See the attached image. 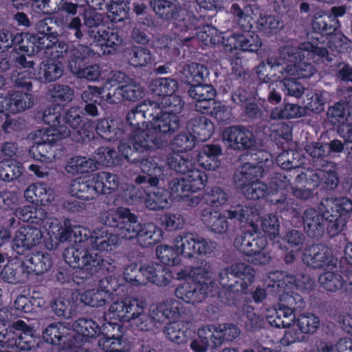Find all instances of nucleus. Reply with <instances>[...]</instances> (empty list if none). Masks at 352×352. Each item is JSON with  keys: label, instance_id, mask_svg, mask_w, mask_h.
<instances>
[{"label": "nucleus", "instance_id": "nucleus-28", "mask_svg": "<svg viewBox=\"0 0 352 352\" xmlns=\"http://www.w3.org/2000/svg\"><path fill=\"white\" fill-rule=\"evenodd\" d=\"M51 41L48 38H39L29 33H17L14 36V47L28 56L36 53L40 49L53 47L55 34H52Z\"/></svg>", "mask_w": 352, "mask_h": 352}, {"label": "nucleus", "instance_id": "nucleus-21", "mask_svg": "<svg viewBox=\"0 0 352 352\" xmlns=\"http://www.w3.org/2000/svg\"><path fill=\"white\" fill-rule=\"evenodd\" d=\"M327 117L331 123L338 125L340 135L352 143V104L338 102L328 109Z\"/></svg>", "mask_w": 352, "mask_h": 352}, {"label": "nucleus", "instance_id": "nucleus-5", "mask_svg": "<svg viewBox=\"0 0 352 352\" xmlns=\"http://www.w3.org/2000/svg\"><path fill=\"white\" fill-rule=\"evenodd\" d=\"M177 88V81L169 78L155 79L151 85V91L160 96L157 100L151 102L160 107L153 126L160 133H173L179 128L178 114L182 110L183 103L178 96L173 94Z\"/></svg>", "mask_w": 352, "mask_h": 352}, {"label": "nucleus", "instance_id": "nucleus-33", "mask_svg": "<svg viewBox=\"0 0 352 352\" xmlns=\"http://www.w3.org/2000/svg\"><path fill=\"white\" fill-rule=\"evenodd\" d=\"M265 316L272 326L278 328L294 329L292 325L296 322L294 309L283 304L278 308L266 309Z\"/></svg>", "mask_w": 352, "mask_h": 352}, {"label": "nucleus", "instance_id": "nucleus-11", "mask_svg": "<svg viewBox=\"0 0 352 352\" xmlns=\"http://www.w3.org/2000/svg\"><path fill=\"white\" fill-rule=\"evenodd\" d=\"M297 172L298 173L296 176L297 186L294 189L293 193L299 199H309L312 190L322 182L331 189L334 188L338 183L336 166L333 163H327L322 170L314 171L304 169L298 170Z\"/></svg>", "mask_w": 352, "mask_h": 352}, {"label": "nucleus", "instance_id": "nucleus-48", "mask_svg": "<svg viewBox=\"0 0 352 352\" xmlns=\"http://www.w3.org/2000/svg\"><path fill=\"white\" fill-rule=\"evenodd\" d=\"M97 168V163L94 160L81 156L71 158L65 166L66 171L71 174L89 173Z\"/></svg>", "mask_w": 352, "mask_h": 352}, {"label": "nucleus", "instance_id": "nucleus-58", "mask_svg": "<svg viewBox=\"0 0 352 352\" xmlns=\"http://www.w3.org/2000/svg\"><path fill=\"white\" fill-rule=\"evenodd\" d=\"M195 145V137L190 133H183L174 138L172 142V149L175 153L170 155L168 159L175 155H184L188 151L191 150Z\"/></svg>", "mask_w": 352, "mask_h": 352}, {"label": "nucleus", "instance_id": "nucleus-47", "mask_svg": "<svg viewBox=\"0 0 352 352\" xmlns=\"http://www.w3.org/2000/svg\"><path fill=\"white\" fill-rule=\"evenodd\" d=\"M142 87L136 83H129L113 89V96H107L111 102H120L122 100L135 101L142 96Z\"/></svg>", "mask_w": 352, "mask_h": 352}, {"label": "nucleus", "instance_id": "nucleus-35", "mask_svg": "<svg viewBox=\"0 0 352 352\" xmlns=\"http://www.w3.org/2000/svg\"><path fill=\"white\" fill-rule=\"evenodd\" d=\"M33 12L38 14H52L59 10H65L69 14H76L78 6L71 2L62 3L63 0H31Z\"/></svg>", "mask_w": 352, "mask_h": 352}, {"label": "nucleus", "instance_id": "nucleus-34", "mask_svg": "<svg viewBox=\"0 0 352 352\" xmlns=\"http://www.w3.org/2000/svg\"><path fill=\"white\" fill-rule=\"evenodd\" d=\"M269 278L270 281L267 283L268 286L274 288L273 292L279 296L280 301L288 298L289 303L292 300V297L289 296L291 289L294 286L300 287L293 276L287 275L284 272L272 273L270 274Z\"/></svg>", "mask_w": 352, "mask_h": 352}, {"label": "nucleus", "instance_id": "nucleus-7", "mask_svg": "<svg viewBox=\"0 0 352 352\" xmlns=\"http://www.w3.org/2000/svg\"><path fill=\"white\" fill-rule=\"evenodd\" d=\"M81 114L82 111L79 108H72L63 113L59 105L49 107L43 112V120L50 127L44 131L52 130L51 133L60 134V131L67 130L73 140L85 141L89 138L94 126L89 122L81 126Z\"/></svg>", "mask_w": 352, "mask_h": 352}, {"label": "nucleus", "instance_id": "nucleus-1", "mask_svg": "<svg viewBox=\"0 0 352 352\" xmlns=\"http://www.w3.org/2000/svg\"><path fill=\"white\" fill-rule=\"evenodd\" d=\"M100 218L104 225L116 228V234L109 232L103 227L94 230L91 234L89 230L85 227L76 226L70 228L67 221L62 224L56 219L47 223H49L47 234L51 239L54 238L59 242L69 239L74 243L64 251L66 263L89 276L97 273L103 263L102 256L95 251H111L120 240L137 237L141 229L138 217L124 207L104 211Z\"/></svg>", "mask_w": 352, "mask_h": 352}, {"label": "nucleus", "instance_id": "nucleus-6", "mask_svg": "<svg viewBox=\"0 0 352 352\" xmlns=\"http://www.w3.org/2000/svg\"><path fill=\"white\" fill-rule=\"evenodd\" d=\"M167 163L172 169L184 175L170 184L172 196L175 199L185 200L190 193L197 192L206 186L207 175L195 167V162L189 154L175 155L167 159Z\"/></svg>", "mask_w": 352, "mask_h": 352}, {"label": "nucleus", "instance_id": "nucleus-46", "mask_svg": "<svg viewBox=\"0 0 352 352\" xmlns=\"http://www.w3.org/2000/svg\"><path fill=\"white\" fill-rule=\"evenodd\" d=\"M173 199L171 193L170 195L164 188H158L147 193L144 204L150 210L164 209L171 206Z\"/></svg>", "mask_w": 352, "mask_h": 352}, {"label": "nucleus", "instance_id": "nucleus-27", "mask_svg": "<svg viewBox=\"0 0 352 352\" xmlns=\"http://www.w3.org/2000/svg\"><path fill=\"white\" fill-rule=\"evenodd\" d=\"M43 236L38 228L28 226L19 228L12 237V249L19 254H23L36 246Z\"/></svg>", "mask_w": 352, "mask_h": 352}, {"label": "nucleus", "instance_id": "nucleus-26", "mask_svg": "<svg viewBox=\"0 0 352 352\" xmlns=\"http://www.w3.org/2000/svg\"><path fill=\"white\" fill-rule=\"evenodd\" d=\"M111 282V278L100 280L96 288L87 289L80 295V301L94 307L104 305L111 298V290H116L117 288V285H113Z\"/></svg>", "mask_w": 352, "mask_h": 352}, {"label": "nucleus", "instance_id": "nucleus-22", "mask_svg": "<svg viewBox=\"0 0 352 352\" xmlns=\"http://www.w3.org/2000/svg\"><path fill=\"white\" fill-rule=\"evenodd\" d=\"M268 154L266 152L259 151L252 155L253 160L262 158V161L257 163H245L242 166L234 176V182L237 188L245 186L251 182L258 181V178L263 175L264 166H269L271 161L267 158Z\"/></svg>", "mask_w": 352, "mask_h": 352}, {"label": "nucleus", "instance_id": "nucleus-23", "mask_svg": "<svg viewBox=\"0 0 352 352\" xmlns=\"http://www.w3.org/2000/svg\"><path fill=\"white\" fill-rule=\"evenodd\" d=\"M287 186V177L278 175L270 183L269 188L260 181H255L243 186L239 187L242 193L248 199H259L267 195L275 194L284 190Z\"/></svg>", "mask_w": 352, "mask_h": 352}, {"label": "nucleus", "instance_id": "nucleus-56", "mask_svg": "<svg viewBox=\"0 0 352 352\" xmlns=\"http://www.w3.org/2000/svg\"><path fill=\"white\" fill-rule=\"evenodd\" d=\"M78 294L73 293L57 298L54 302L52 308L58 316L69 318L72 316L73 311L76 309L75 302L72 300L74 296Z\"/></svg>", "mask_w": 352, "mask_h": 352}, {"label": "nucleus", "instance_id": "nucleus-55", "mask_svg": "<svg viewBox=\"0 0 352 352\" xmlns=\"http://www.w3.org/2000/svg\"><path fill=\"white\" fill-rule=\"evenodd\" d=\"M21 263L16 260H12L4 266L0 273L1 278L11 284H16L23 280V275Z\"/></svg>", "mask_w": 352, "mask_h": 352}, {"label": "nucleus", "instance_id": "nucleus-12", "mask_svg": "<svg viewBox=\"0 0 352 352\" xmlns=\"http://www.w3.org/2000/svg\"><path fill=\"white\" fill-rule=\"evenodd\" d=\"M338 21L332 19L331 15L322 12L317 13L314 18L313 28L317 32L313 34L308 35V41L300 44L297 50L302 55L303 58L307 61L313 59L315 56L323 58L327 54V51L322 47L320 39L323 36L318 33L328 34L332 31H335L338 28Z\"/></svg>", "mask_w": 352, "mask_h": 352}, {"label": "nucleus", "instance_id": "nucleus-50", "mask_svg": "<svg viewBox=\"0 0 352 352\" xmlns=\"http://www.w3.org/2000/svg\"><path fill=\"white\" fill-rule=\"evenodd\" d=\"M142 171L146 175H140L137 177L136 182L142 184L147 181L150 185L156 186L158 183V177L162 175V170L156 166L151 160H142L140 162Z\"/></svg>", "mask_w": 352, "mask_h": 352}, {"label": "nucleus", "instance_id": "nucleus-32", "mask_svg": "<svg viewBox=\"0 0 352 352\" xmlns=\"http://www.w3.org/2000/svg\"><path fill=\"white\" fill-rule=\"evenodd\" d=\"M302 259L307 265L313 267H327L332 270L335 266L330 250L323 246L314 245L306 250Z\"/></svg>", "mask_w": 352, "mask_h": 352}, {"label": "nucleus", "instance_id": "nucleus-8", "mask_svg": "<svg viewBox=\"0 0 352 352\" xmlns=\"http://www.w3.org/2000/svg\"><path fill=\"white\" fill-rule=\"evenodd\" d=\"M197 34L199 40L206 46L221 42L225 51L232 54V57L237 56L241 52L257 51L261 45L258 35L248 30L222 36L215 28L205 26Z\"/></svg>", "mask_w": 352, "mask_h": 352}, {"label": "nucleus", "instance_id": "nucleus-31", "mask_svg": "<svg viewBox=\"0 0 352 352\" xmlns=\"http://www.w3.org/2000/svg\"><path fill=\"white\" fill-rule=\"evenodd\" d=\"M93 43L100 46L104 54L115 52L122 43V38L117 32L103 28H95L90 31Z\"/></svg>", "mask_w": 352, "mask_h": 352}, {"label": "nucleus", "instance_id": "nucleus-45", "mask_svg": "<svg viewBox=\"0 0 352 352\" xmlns=\"http://www.w3.org/2000/svg\"><path fill=\"white\" fill-rule=\"evenodd\" d=\"M221 155V148L217 145H206L202 147L197 157L201 166L208 170H214L220 166L218 157Z\"/></svg>", "mask_w": 352, "mask_h": 352}, {"label": "nucleus", "instance_id": "nucleus-60", "mask_svg": "<svg viewBox=\"0 0 352 352\" xmlns=\"http://www.w3.org/2000/svg\"><path fill=\"white\" fill-rule=\"evenodd\" d=\"M157 258L164 264L176 265L179 263V254L173 245L162 244L156 248Z\"/></svg>", "mask_w": 352, "mask_h": 352}, {"label": "nucleus", "instance_id": "nucleus-25", "mask_svg": "<svg viewBox=\"0 0 352 352\" xmlns=\"http://www.w3.org/2000/svg\"><path fill=\"white\" fill-rule=\"evenodd\" d=\"M34 104L32 96L26 92L12 91L6 96L0 94V113L16 114L30 108Z\"/></svg>", "mask_w": 352, "mask_h": 352}, {"label": "nucleus", "instance_id": "nucleus-36", "mask_svg": "<svg viewBox=\"0 0 352 352\" xmlns=\"http://www.w3.org/2000/svg\"><path fill=\"white\" fill-rule=\"evenodd\" d=\"M224 144L234 149H242L249 147L252 144V134L245 129L231 126L226 128L222 133Z\"/></svg>", "mask_w": 352, "mask_h": 352}, {"label": "nucleus", "instance_id": "nucleus-15", "mask_svg": "<svg viewBox=\"0 0 352 352\" xmlns=\"http://www.w3.org/2000/svg\"><path fill=\"white\" fill-rule=\"evenodd\" d=\"M230 12L234 15L239 24L245 30L251 28L253 21H258L263 27V30L267 34L276 33L283 28V22L276 16H267L265 19L258 18L260 11L256 6H245L243 8L238 4H233Z\"/></svg>", "mask_w": 352, "mask_h": 352}, {"label": "nucleus", "instance_id": "nucleus-13", "mask_svg": "<svg viewBox=\"0 0 352 352\" xmlns=\"http://www.w3.org/2000/svg\"><path fill=\"white\" fill-rule=\"evenodd\" d=\"M34 331L22 320L9 329L0 326V352H21L30 350L36 343Z\"/></svg>", "mask_w": 352, "mask_h": 352}, {"label": "nucleus", "instance_id": "nucleus-30", "mask_svg": "<svg viewBox=\"0 0 352 352\" xmlns=\"http://www.w3.org/2000/svg\"><path fill=\"white\" fill-rule=\"evenodd\" d=\"M240 335L239 328L233 324H221L201 328V336H210L211 343L219 346L225 341H232Z\"/></svg>", "mask_w": 352, "mask_h": 352}, {"label": "nucleus", "instance_id": "nucleus-19", "mask_svg": "<svg viewBox=\"0 0 352 352\" xmlns=\"http://www.w3.org/2000/svg\"><path fill=\"white\" fill-rule=\"evenodd\" d=\"M155 13L165 20L174 21L179 26H184L187 30H195L198 20L187 13L186 10L179 8L171 0H157L151 2Z\"/></svg>", "mask_w": 352, "mask_h": 352}, {"label": "nucleus", "instance_id": "nucleus-9", "mask_svg": "<svg viewBox=\"0 0 352 352\" xmlns=\"http://www.w3.org/2000/svg\"><path fill=\"white\" fill-rule=\"evenodd\" d=\"M191 278L194 283L185 282L179 285L176 290V296L190 304L201 302L210 292L212 283V269L210 263H201L199 267L185 270L177 273L179 279Z\"/></svg>", "mask_w": 352, "mask_h": 352}, {"label": "nucleus", "instance_id": "nucleus-2", "mask_svg": "<svg viewBox=\"0 0 352 352\" xmlns=\"http://www.w3.org/2000/svg\"><path fill=\"white\" fill-rule=\"evenodd\" d=\"M160 107L151 101L144 102L132 109L127 115V121L133 127L128 142H122L118 146L120 153L126 159L148 150L163 146L170 133H160L153 126Z\"/></svg>", "mask_w": 352, "mask_h": 352}, {"label": "nucleus", "instance_id": "nucleus-64", "mask_svg": "<svg viewBox=\"0 0 352 352\" xmlns=\"http://www.w3.org/2000/svg\"><path fill=\"white\" fill-rule=\"evenodd\" d=\"M185 81L188 84L199 83L208 75L207 68L197 63H191L184 69Z\"/></svg>", "mask_w": 352, "mask_h": 352}, {"label": "nucleus", "instance_id": "nucleus-4", "mask_svg": "<svg viewBox=\"0 0 352 352\" xmlns=\"http://www.w3.org/2000/svg\"><path fill=\"white\" fill-rule=\"evenodd\" d=\"M319 212L308 208L304 213L305 230L311 236L322 234L324 226L322 219L329 221L327 230L331 236L338 234L346 225L345 216L352 212V201L348 198H328L322 200L319 206Z\"/></svg>", "mask_w": 352, "mask_h": 352}, {"label": "nucleus", "instance_id": "nucleus-16", "mask_svg": "<svg viewBox=\"0 0 352 352\" xmlns=\"http://www.w3.org/2000/svg\"><path fill=\"white\" fill-rule=\"evenodd\" d=\"M253 269L244 263H237L221 270L220 284L226 289L236 292H245L254 280Z\"/></svg>", "mask_w": 352, "mask_h": 352}, {"label": "nucleus", "instance_id": "nucleus-61", "mask_svg": "<svg viewBox=\"0 0 352 352\" xmlns=\"http://www.w3.org/2000/svg\"><path fill=\"white\" fill-rule=\"evenodd\" d=\"M23 168L19 162L6 160L0 162V179L3 181H12L19 178Z\"/></svg>", "mask_w": 352, "mask_h": 352}, {"label": "nucleus", "instance_id": "nucleus-57", "mask_svg": "<svg viewBox=\"0 0 352 352\" xmlns=\"http://www.w3.org/2000/svg\"><path fill=\"white\" fill-rule=\"evenodd\" d=\"M72 327L73 331L85 338H94L101 331L98 324L94 320L87 318L78 319L73 323Z\"/></svg>", "mask_w": 352, "mask_h": 352}, {"label": "nucleus", "instance_id": "nucleus-59", "mask_svg": "<svg viewBox=\"0 0 352 352\" xmlns=\"http://www.w3.org/2000/svg\"><path fill=\"white\" fill-rule=\"evenodd\" d=\"M330 94L324 91L317 90L307 94L306 108L316 112L324 110V104L330 100Z\"/></svg>", "mask_w": 352, "mask_h": 352}, {"label": "nucleus", "instance_id": "nucleus-53", "mask_svg": "<svg viewBox=\"0 0 352 352\" xmlns=\"http://www.w3.org/2000/svg\"><path fill=\"white\" fill-rule=\"evenodd\" d=\"M71 331L65 323L58 322L48 326L43 333V340L48 343L58 344Z\"/></svg>", "mask_w": 352, "mask_h": 352}, {"label": "nucleus", "instance_id": "nucleus-44", "mask_svg": "<svg viewBox=\"0 0 352 352\" xmlns=\"http://www.w3.org/2000/svg\"><path fill=\"white\" fill-rule=\"evenodd\" d=\"M221 155V148L217 145H206L202 147L197 157L201 166L208 170H214L220 166L218 157Z\"/></svg>", "mask_w": 352, "mask_h": 352}, {"label": "nucleus", "instance_id": "nucleus-63", "mask_svg": "<svg viewBox=\"0 0 352 352\" xmlns=\"http://www.w3.org/2000/svg\"><path fill=\"white\" fill-rule=\"evenodd\" d=\"M97 186L102 188L99 190L100 194H107L111 190L117 188L118 186V178L116 175L107 172H100L94 175Z\"/></svg>", "mask_w": 352, "mask_h": 352}, {"label": "nucleus", "instance_id": "nucleus-17", "mask_svg": "<svg viewBox=\"0 0 352 352\" xmlns=\"http://www.w3.org/2000/svg\"><path fill=\"white\" fill-rule=\"evenodd\" d=\"M173 243L179 254L186 258L208 254L217 248L216 242L191 233H185L177 236Z\"/></svg>", "mask_w": 352, "mask_h": 352}, {"label": "nucleus", "instance_id": "nucleus-40", "mask_svg": "<svg viewBox=\"0 0 352 352\" xmlns=\"http://www.w3.org/2000/svg\"><path fill=\"white\" fill-rule=\"evenodd\" d=\"M142 273L145 278V284L151 282L157 286L163 287L167 285L172 278L170 271L156 263L143 265Z\"/></svg>", "mask_w": 352, "mask_h": 352}, {"label": "nucleus", "instance_id": "nucleus-10", "mask_svg": "<svg viewBox=\"0 0 352 352\" xmlns=\"http://www.w3.org/2000/svg\"><path fill=\"white\" fill-rule=\"evenodd\" d=\"M228 217L241 222H245L253 228L254 232H246L238 236L234 240V246L244 254L251 256L256 252L263 250L266 244V239L256 232L258 226L260 214L257 208L252 207L239 206L233 210L227 211Z\"/></svg>", "mask_w": 352, "mask_h": 352}, {"label": "nucleus", "instance_id": "nucleus-52", "mask_svg": "<svg viewBox=\"0 0 352 352\" xmlns=\"http://www.w3.org/2000/svg\"><path fill=\"white\" fill-rule=\"evenodd\" d=\"M306 109L297 104L287 103L272 109L270 118L273 120L297 118L305 116Z\"/></svg>", "mask_w": 352, "mask_h": 352}, {"label": "nucleus", "instance_id": "nucleus-38", "mask_svg": "<svg viewBox=\"0 0 352 352\" xmlns=\"http://www.w3.org/2000/svg\"><path fill=\"white\" fill-rule=\"evenodd\" d=\"M216 91L214 88L208 84L201 85L196 83L189 89V95L197 100L195 108L202 113L208 111V106L211 105L212 100L215 96Z\"/></svg>", "mask_w": 352, "mask_h": 352}, {"label": "nucleus", "instance_id": "nucleus-51", "mask_svg": "<svg viewBox=\"0 0 352 352\" xmlns=\"http://www.w3.org/2000/svg\"><path fill=\"white\" fill-rule=\"evenodd\" d=\"M63 72V66L58 61L48 60L41 65L37 77L43 82H51L59 78Z\"/></svg>", "mask_w": 352, "mask_h": 352}, {"label": "nucleus", "instance_id": "nucleus-29", "mask_svg": "<svg viewBox=\"0 0 352 352\" xmlns=\"http://www.w3.org/2000/svg\"><path fill=\"white\" fill-rule=\"evenodd\" d=\"M100 186H97L94 175L74 179L69 186V193L78 199L93 200L99 196Z\"/></svg>", "mask_w": 352, "mask_h": 352}, {"label": "nucleus", "instance_id": "nucleus-49", "mask_svg": "<svg viewBox=\"0 0 352 352\" xmlns=\"http://www.w3.org/2000/svg\"><path fill=\"white\" fill-rule=\"evenodd\" d=\"M282 246L290 251V253L285 256L286 262H293L296 255L299 254L302 247V237L301 234L297 230L289 232L285 238L282 239L280 247Z\"/></svg>", "mask_w": 352, "mask_h": 352}, {"label": "nucleus", "instance_id": "nucleus-14", "mask_svg": "<svg viewBox=\"0 0 352 352\" xmlns=\"http://www.w3.org/2000/svg\"><path fill=\"white\" fill-rule=\"evenodd\" d=\"M145 303L143 301L133 298H126L114 302L109 308V314L114 319L129 321L136 320V327L142 331L151 329L152 320L146 315H143Z\"/></svg>", "mask_w": 352, "mask_h": 352}, {"label": "nucleus", "instance_id": "nucleus-42", "mask_svg": "<svg viewBox=\"0 0 352 352\" xmlns=\"http://www.w3.org/2000/svg\"><path fill=\"white\" fill-rule=\"evenodd\" d=\"M16 64L17 69L12 76V80L17 86L30 90L32 84L29 80L35 76L32 61H28L23 56H21L16 58Z\"/></svg>", "mask_w": 352, "mask_h": 352}, {"label": "nucleus", "instance_id": "nucleus-37", "mask_svg": "<svg viewBox=\"0 0 352 352\" xmlns=\"http://www.w3.org/2000/svg\"><path fill=\"white\" fill-rule=\"evenodd\" d=\"M27 201L47 206L52 203L55 199L54 190L44 183H36L30 186L24 192Z\"/></svg>", "mask_w": 352, "mask_h": 352}, {"label": "nucleus", "instance_id": "nucleus-20", "mask_svg": "<svg viewBox=\"0 0 352 352\" xmlns=\"http://www.w3.org/2000/svg\"><path fill=\"white\" fill-rule=\"evenodd\" d=\"M296 324L299 331L294 329H287L281 339L283 345L289 346L294 343L302 342L303 334L314 333L320 327V321L318 316L307 313L298 316Z\"/></svg>", "mask_w": 352, "mask_h": 352}, {"label": "nucleus", "instance_id": "nucleus-18", "mask_svg": "<svg viewBox=\"0 0 352 352\" xmlns=\"http://www.w3.org/2000/svg\"><path fill=\"white\" fill-rule=\"evenodd\" d=\"M51 132L52 130H38L31 135L34 144L31 147L30 153L36 160L45 163L52 162L56 157L52 152L53 144L69 136V133L67 130L60 131V134Z\"/></svg>", "mask_w": 352, "mask_h": 352}, {"label": "nucleus", "instance_id": "nucleus-43", "mask_svg": "<svg viewBox=\"0 0 352 352\" xmlns=\"http://www.w3.org/2000/svg\"><path fill=\"white\" fill-rule=\"evenodd\" d=\"M349 283H344L343 278L338 274L327 271L319 276V282L327 291L335 292L344 289L352 293V272L348 276Z\"/></svg>", "mask_w": 352, "mask_h": 352}, {"label": "nucleus", "instance_id": "nucleus-54", "mask_svg": "<svg viewBox=\"0 0 352 352\" xmlns=\"http://www.w3.org/2000/svg\"><path fill=\"white\" fill-rule=\"evenodd\" d=\"M202 221L210 228L212 232L216 234H223L226 232L228 228L226 219L217 211L212 212L210 210H205L203 213Z\"/></svg>", "mask_w": 352, "mask_h": 352}, {"label": "nucleus", "instance_id": "nucleus-24", "mask_svg": "<svg viewBox=\"0 0 352 352\" xmlns=\"http://www.w3.org/2000/svg\"><path fill=\"white\" fill-rule=\"evenodd\" d=\"M91 51L88 47L79 46L73 52V58L69 62L71 72L79 78H86L90 81H96L101 76V70L98 65H92L81 69L83 60L89 56Z\"/></svg>", "mask_w": 352, "mask_h": 352}, {"label": "nucleus", "instance_id": "nucleus-3", "mask_svg": "<svg viewBox=\"0 0 352 352\" xmlns=\"http://www.w3.org/2000/svg\"><path fill=\"white\" fill-rule=\"evenodd\" d=\"M305 59L297 49L285 46L281 50L278 59H269L258 67V77L263 82L272 85L283 84L287 94L298 96L301 92V87L294 84L296 89H292L286 77L294 78L298 75L311 76L315 72V69L310 63L302 61Z\"/></svg>", "mask_w": 352, "mask_h": 352}, {"label": "nucleus", "instance_id": "nucleus-39", "mask_svg": "<svg viewBox=\"0 0 352 352\" xmlns=\"http://www.w3.org/2000/svg\"><path fill=\"white\" fill-rule=\"evenodd\" d=\"M51 267L50 255L41 252L32 254L21 263L23 272L27 275L31 273L43 274L48 271Z\"/></svg>", "mask_w": 352, "mask_h": 352}, {"label": "nucleus", "instance_id": "nucleus-41", "mask_svg": "<svg viewBox=\"0 0 352 352\" xmlns=\"http://www.w3.org/2000/svg\"><path fill=\"white\" fill-rule=\"evenodd\" d=\"M182 44L177 38L162 36L155 41L154 47L162 58L173 61L180 55L179 47Z\"/></svg>", "mask_w": 352, "mask_h": 352}, {"label": "nucleus", "instance_id": "nucleus-62", "mask_svg": "<svg viewBox=\"0 0 352 352\" xmlns=\"http://www.w3.org/2000/svg\"><path fill=\"white\" fill-rule=\"evenodd\" d=\"M139 237L140 241L144 243V245H151L160 241L162 231L153 223L141 225Z\"/></svg>", "mask_w": 352, "mask_h": 352}]
</instances>
